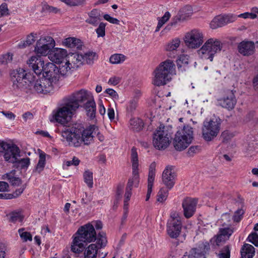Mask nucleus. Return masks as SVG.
Masks as SVG:
<instances>
[{
	"label": "nucleus",
	"instance_id": "f257e3e1",
	"mask_svg": "<svg viewBox=\"0 0 258 258\" xmlns=\"http://www.w3.org/2000/svg\"><path fill=\"white\" fill-rule=\"evenodd\" d=\"M12 89L16 92L26 93L36 92L39 94H47L53 89L50 81L45 77L36 79L30 74H27L21 68L14 70L11 73Z\"/></svg>",
	"mask_w": 258,
	"mask_h": 258
},
{
	"label": "nucleus",
	"instance_id": "f03ea898",
	"mask_svg": "<svg viewBox=\"0 0 258 258\" xmlns=\"http://www.w3.org/2000/svg\"><path fill=\"white\" fill-rule=\"evenodd\" d=\"M96 128V126L92 125L85 128L82 124L79 123L64 126L60 131L62 141H66L69 146L74 147H79L83 143L89 145L93 140V133Z\"/></svg>",
	"mask_w": 258,
	"mask_h": 258
},
{
	"label": "nucleus",
	"instance_id": "7ed1b4c3",
	"mask_svg": "<svg viewBox=\"0 0 258 258\" xmlns=\"http://www.w3.org/2000/svg\"><path fill=\"white\" fill-rule=\"evenodd\" d=\"M175 74V64L173 61L167 59L162 62L154 72L153 84L157 86L166 84L171 80V76Z\"/></svg>",
	"mask_w": 258,
	"mask_h": 258
},
{
	"label": "nucleus",
	"instance_id": "20e7f679",
	"mask_svg": "<svg viewBox=\"0 0 258 258\" xmlns=\"http://www.w3.org/2000/svg\"><path fill=\"white\" fill-rule=\"evenodd\" d=\"M222 48L223 44L219 40L211 38L204 43L198 50V53L201 58L212 61L215 54L219 53Z\"/></svg>",
	"mask_w": 258,
	"mask_h": 258
},
{
	"label": "nucleus",
	"instance_id": "39448f33",
	"mask_svg": "<svg viewBox=\"0 0 258 258\" xmlns=\"http://www.w3.org/2000/svg\"><path fill=\"white\" fill-rule=\"evenodd\" d=\"M193 139V128L189 125H185L175 134L173 142L174 148L177 151H182L191 143Z\"/></svg>",
	"mask_w": 258,
	"mask_h": 258
},
{
	"label": "nucleus",
	"instance_id": "423d86ee",
	"mask_svg": "<svg viewBox=\"0 0 258 258\" xmlns=\"http://www.w3.org/2000/svg\"><path fill=\"white\" fill-rule=\"evenodd\" d=\"M77 234L79 235L83 241L87 243H90L95 241L96 238V233L94 227L91 224H85L78 229L76 232ZM107 240L106 237L99 234L97 238V243L100 247L104 246L106 245Z\"/></svg>",
	"mask_w": 258,
	"mask_h": 258
},
{
	"label": "nucleus",
	"instance_id": "0eeeda50",
	"mask_svg": "<svg viewBox=\"0 0 258 258\" xmlns=\"http://www.w3.org/2000/svg\"><path fill=\"white\" fill-rule=\"evenodd\" d=\"M76 107V105H72L64 98L61 106L56 111H53V117L55 120L58 123L64 125L71 119L77 110Z\"/></svg>",
	"mask_w": 258,
	"mask_h": 258
},
{
	"label": "nucleus",
	"instance_id": "6e6552de",
	"mask_svg": "<svg viewBox=\"0 0 258 258\" xmlns=\"http://www.w3.org/2000/svg\"><path fill=\"white\" fill-rule=\"evenodd\" d=\"M204 37V33L201 30L193 29L185 33L183 41L187 48L196 49L203 44Z\"/></svg>",
	"mask_w": 258,
	"mask_h": 258
},
{
	"label": "nucleus",
	"instance_id": "1a4fd4ad",
	"mask_svg": "<svg viewBox=\"0 0 258 258\" xmlns=\"http://www.w3.org/2000/svg\"><path fill=\"white\" fill-rule=\"evenodd\" d=\"M82 57L77 54H71L68 59L58 63V72L61 76H67L71 74L73 69L79 67L82 64L81 58Z\"/></svg>",
	"mask_w": 258,
	"mask_h": 258
},
{
	"label": "nucleus",
	"instance_id": "9d476101",
	"mask_svg": "<svg viewBox=\"0 0 258 258\" xmlns=\"http://www.w3.org/2000/svg\"><path fill=\"white\" fill-rule=\"evenodd\" d=\"M165 127L160 126L156 130L153 137V144L158 150H164L169 145L171 137L167 131L164 130Z\"/></svg>",
	"mask_w": 258,
	"mask_h": 258
},
{
	"label": "nucleus",
	"instance_id": "9b49d317",
	"mask_svg": "<svg viewBox=\"0 0 258 258\" xmlns=\"http://www.w3.org/2000/svg\"><path fill=\"white\" fill-rule=\"evenodd\" d=\"M182 228L181 217L179 213L173 211L167 223V232L172 238H176L179 235Z\"/></svg>",
	"mask_w": 258,
	"mask_h": 258
},
{
	"label": "nucleus",
	"instance_id": "f8f14e48",
	"mask_svg": "<svg viewBox=\"0 0 258 258\" xmlns=\"http://www.w3.org/2000/svg\"><path fill=\"white\" fill-rule=\"evenodd\" d=\"M220 119L206 120L203 122L202 128L203 137L206 141H211L217 137L220 130Z\"/></svg>",
	"mask_w": 258,
	"mask_h": 258
},
{
	"label": "nucleus",
	"instance_id": "ddd939ff",
	"mask_svg": "<svg viewBox=\"0 0 258 258\" xmlns=\"http://www.w3.org/2000/svg\"><path fill=\"white\" fill-rule=\"evenodd\" d=\"M131 162L132 165V177L128 179L126 189L132 190L134 185L137 187L139 183V160L137 149L133 147L131 150Z\"/></svg>",
	"mask_w": 258,
	"mask_h": 258
},
{
	"label": "nucleus",
	"instance_id": "4468645a",
	"mask_svg": "<svg viewBox=\"0 0 258 258\" xmlns=\"http://www.w3.org/2000/svg\"><path fill=\"white\" fill-rule=\"evenodd\" d=\"M131 162L132 165V177L128 179L126 189L132 190L134 185L137 187L139 183V160L137 149L133 147L131 150Z\"/></svg>",
	"mask_w": 258,
	"mask_h": 258
},
{
	"label": "nucleus",
	"instance_id": "2eb2a0df",
	"mask_svg": "<svg viewBox=\"0 0 258 258\" xmlns=\"http://www.w3.org/2000/svg\"><path fill=\"white\" fill-rule=\"evenodd\" d=\"M54 46L55 41L51 37H42L36 42L35 51L37 54L46 56L49 55L51 49Z\"/></svg>",
	"mask_w": 258,
	"mask_h": 258
},
{
	"label": "nucleus",
	"instance_id": "dca6fc26",
	"mask_svg": "<svg viewBox=\"0 0 258 258\" xmlns=\"http://www.w3.org/2000/svg\"><path fill=\"white\" fill-rule=\"evenodd\" d=\"M92 94L84 89L76 91L64 98L72 105H76V109L80 107V103L88 101L93 97Z\"/></svg>",
	"mask_w": 258,
	"mask_h": 258
},
{
	"label": "nucleus",
	"instance_id": "f3484780",
	"mask_svg": "<svg viewBox=\"0 0 258 258\" xmlns=\"http://www.w3.org/2000/svg\"><path fill=\"white\" fill-rule=\"evenodd\" d=\"M60 76L58 67L54 63L48 62L46 64L44 71L43 72V77L50 81L52 85L53 83L58 81Z\"/></svg>",
	"mask_w": 258,
	"mask_h": 258
},
{
	"label": "nucleus",
	"instance_id": "a211bd4d",
	"mask_svg": "<svg viewBox=\"0 0 258 258\" xmlns=\"http://www.w3.org/2000/svg\"><path fill=\"white\" fill-rule=\"evenodd\" d=\"M176 174L172 166H167L163 170L162 179L163 183L168 189H171L175 183Z\"/></svg>",
	"mask_w": 258,
	"mask_h": 258
},
{
	"label": "nucleus",
	"instance_id": "6ab92c4d",
	"mask_svg": "<svg viewBox=\"0 0 258 258\" xmlns=\"http://www.w3.org/2000/svg\"><path fill=\"white\" fill-rule=\"evenodd\" d=\"M235 91L228 92L226 95L217 100L218 104L228 110H232L237 102L234 93Z\"/></svg>",
	"mask_w": 258,
	"mask_h": 258
},
{
	"label": "nucleus",
	"instance_id": "aec40b11",
	"mask_svg": "<svg viewBox=\"0 0 258 258\" xmlns=\"http://www.w3.org/2000/svg\"><path fill=\"white\" fill-rule=\"evenodd\" d=\"M198 203L197 199L186 198L182 202V207L183 209V215L186 218L191 217L196 212Z\"/></svg>",
	"mask_w": 258,
	"mask_h": 258
},
{
	"label": "nucleus",
	"instance_id": "412c9836",
	"mask_svg": "<svg viewBox=\"0 0 258 258\" xmlns=\"http://www.w3.org/2000/svg\"><path fill=\"white\" fill-rule=\"evenodd\" d=\"M30 68H31L34 72L37 75L43 72L45 66L42 58L38 55L32 56L27 62Z\"/></svg>",
	"mask_w": 258,
	"mask_h": 258
},
{
	"label": "nucleus",
	"instance_id": "4be33fe9",
	"mask_svg": "<svg viewBox=\"0 0 258 258\" xmlns=\"http://www.w3.org/2000/svg\"><path fill=\"white\" fill-rule=\"evenodd\" d=\"M70 56L66 49L57 48L49 53L48 58L52 62L58 64L68 59V56Z\"/></svg>",
	"mask_w": 258,
	"mask_h": 258
},
{
	"label": "nucleus",
	"instance_id": "5701e85b",
	"mask_svg": "<svg viewBox=\"0 0 258 258\" xmlns=\"http://www.w3.org/2000/svg\"><path fill=\"white\" fill-rule=\"evenodd\" d=\"M4 157L5 160L10 163H16L18 158L20 156V150L16 146H10L4 151Z\"/></svg>",
	"mask_w": 258,
	"mask_h": 258
},
{
	"label": "nucleus",
	"instance_id": "b1692460",
	"mask_svg": "<svg viewBox=\"0 0 258 258\" xmlns=\"http://www.w3.org/2000/svg\"><path fill=\"white\" fill-rule=\"evenodd\" d=\"M238 52L244 56L252 55L255 51V45L251 41H242L237 46Z\"/></svg>",
	"mask_w": 258,
	"mask_h": 258
},
{
	"label": "nucleus",
	"instance_id": "393cba45",
	"mask_svg": "<svg viewBox=\"0 0 258 258\" xmlns=\"http://www.w3.org/2000/svg\"><path fill=\"white\" fill-rule=\"evenodd\" d=\"M85 243L87 242L83 241V239L76 232L73 236L71 246V251L75 253H81L84 250Z\"/></svg>",
	"mask_w": 258,
	"mask_h": 258
},
{
	"label": "nucleus",
	"instance_id": "a878e982",
	"mask_svg": "<svg viewBox=\"0 0 258 258\" xmlns=\"http://www.w3.org/2000/svg\"><path fill=\"white\" fill-rule=\"evenodd\" d=\"M156 173V164L155 162H153L151 164L148 174V189L146 195V201L149 200L150 199L151 194L152 191V188L154 184V181Z\"/></svg>",
	"mask_w": 258,
	"mask_h": 258
},
{
	"label": "nucleus",
	"instance_id": "bb28decb",
	"mask_svg": "<svg viewBox=\"0 0 258 258\" xmlns=\"http://www.w3.org/2000/svg\"><path fill=\"white\" fill-rule=\"evenodd\" d=\"M88 18L86 20L85 22L94 27H96L99 21L101 20L100 10L94 9L88 14Z\"/></svg>",
	"mask_w": 258,
	"mask_h": 258
},
{
	"label": "nucleus",
	"instance_id": "cd10ccee",
	"mask_svg": "<svg viewBox=\"0 0 258 258\" xmlns=\"http://www.w3.org/2000/svg\"><path fill=\"white\" fill-rule=\"evenodd\" d=\"M83 107L86 111L87 116L91 119H94L96 116V106L93 97L84 103Z\"/></svg>",
	"mask_w": 258,
	"mask_h": 258
},
{
	"label": "nucleus",
	"instance_id": "c85d7f7f",
	"mask_svg": "<svg viewBox=\"0 0 258 258\" xmlns=\"http://www.w3.org/2000/svg\"><path fill=\"white\" fill-rule=\"evenodd\" d=\"M204 250L201 251L198 248L191 249L188 253V258H205L204 253L210 249L209 244L205 242L203 244Z\"/></svg>",
	"mask_w": 258,
	"mask_h": 258
},
{
	"label": "nucleus",
	"instance_id": "c756f323",
	"mask_svg": "<svg viewBox=\"0 0 258 258\" xmlns=\"http://www.w3.org/2000/svg\"><path fill=\"white\" fill-rule=\"evenodd\" d=\"M241 258H252L255 253L254 247L249 244H244L241 249Z\"/></svg>",
	"mask_w": 258,
	"mask_h": 258
},
{
	"label": "nucleus",
	"instance_id": "7c9ffc66",
	"mask_svg": "<svg viewBox=\"0 0 258 258\" xmlns=\"http://www.w3.org/2000/svg\"><path fill=\"white\" fill-rule=\"evenodd\" d=\"M98 247L95 244H90L84 251V258H96Z\"/></svg>",
	"mask_w": 258,
	"mask_h": 258
},
{
	"label": "nucleus",
	"instance_id": "2f4dec72",
	"mask_svg": "<svg viewBox=\"0 0 258 258\" xmlns=\"http://www.w3.org/2000/svg\"><path fill=\"white\" fill-rule=\"evenodd\" d=\"M144 126V123L140 118H134L131 119L130 121V127L131 130L135 132L141 131Z\"/></svg>",
	"mask_w": 258,
	"mask_h": 258
},
{
	"label": "nucleus",
	"instance_id": "473e14b6",
	"mask_svg": "<svg viewBox=\"0 0 258 258\" xmlns=\"http://www.w3.org/2000/svg\"><path fill=\"white\" fill-rule=\"evenodd\" d=\"M63 44L64 46L70 48H79L81 46L80 40L74 37H69L65 39L63 41Z\"/></svg>",
	"mask_w": 258,
	"mask_h": 258
},
{
	"label": "nucleus",
	"instance_id": "72a5a7b5",
	"mask_svg": "<svg viewBox=\"0 0 258 258\" xmlns=\"http://www.w3.org/2000/svg\"><path fill=\"white\" fill-rule=\"evenodd\" d=\"M176 63L178 69H181L182 71H185V67L188 63V55L185 54L180 55L177 59Z\"/></svg>",
	"mask_w": 258,
	"mask_h": 258
},
{
	"label": "nucleus",
	"instance_id": "f704fd0d",
	"mask_svg": "<svg viewBox=\"0 0 258 258\" xmlns=\"http://www.w3.org/2000/svg\"><path fill=\"white\" fill-rule=\"evenodd\" d=\"M183 15L181 14L179 15L176 16L174 17L171 22L168 24L164 29L165 31H169L171 29L172 27H175L176 26L177 24L181 21H183L185 19L186 16H183Z\"/></svg>",
	"mask_w": 258,
	"mask_h": 258
},
{
	"label": "nucleus",
	"instance_id": "c9c22d12",
	"mask_svg": "<svg viewBox=\"0 0 258 258\" xmlns=\"http://www.w3.org/2000/svg\"><path fill=\"white\" fill-rule=\"evenodd\" d=\"M222 15L215 17L210 23V27L213 29L224 26Z\"/></svg>",
	"mask_w": 258,
	"mask_h": 258
},
{
	"label": "nucleus",
	"instance_id": "e433bc0d",
	"mask_svg": "<svg viewBox=\"0 0 258 258\" xmlns=\"http://www.w3.org/2000/svg\"><path fill=\"white\" fill-rule=\"evenodd\" d=\"M125 59L126 56L123 54L116 53L111 55L109 61L112 64H118L122 63Z\"/></svg>",
	"mask_w": 258,
	"mask_h": 258
},
{
	"label": "nucleus",
	"instance_id": "4c0bfd02",
	"mask_svg": "<svg viewBox=\"0 0 258 258\" xmlns=\"http://www.w3.org/2000/svg\"><path fill=\"white\" fill-rule=\"evenodd\" d=\"M38 162L35 167V171L40 173L44 169L45 165V155L44 153H41L39 155Z\"/></svg>",
	"mask_w": 258,
	"mask_h": 258
},
{
	"label": "nucleus",
	"instance_id": "58836bf2",
	"mask_svg": "<svg viewBox=\"0 0 258 258\" xmlns=\"http://www.w3.org/2000/svg\"><path fill=\"white\" fill-rule=\"evenodd\" d=\"M180 40L178 38H175L170 41L166 46L167 51H173L176 50L180 44Z\"/></svg>",
	"mask_w": 258,
	"mask_h": 258
},
{
	"label": "nucleus",
	"instance_id": "ea45409f",
	"mask_svg": "<svg viewBox=\"0 0 258 258\" xmlns=\"http://www.w3.org/2000/svg\"><path fill=\"white\" fill-rule=\"evenodd\" d=\"M84 182L87 184L89 188H92L93 184V172L87 170L83 174Z\"/></svg>",
	"mask_w": 258,
	"mask_h": 258
},
{
	"label": "nucleus",
	"instance_id": "a19ab883",
	"mask_svg": "<svg viewBox=\"0 0 258 258\" xmlns=\"http://www.w3.org/2000/svg\"><path fill=\"white\" fill-rule=\"evenodd\" d=\"M171 15L170 13L169 12H166L165 13L163 17H162L160 18H159L158 23L156 27L155 31H159L160 28L163 26V25L169 19Z\"/></svg>",
	"mask_w": 258,
	"mask_h": 258
},
{
	"label": "nucleus",
	"instance_id": "79ce46f5",
	"mask_svg": "<svg viewBox=\"0 0 258 258\" xmlns=\"http://www.w3.org/2000/svg\"><path fill=\"white\" fill-rule=\"evenodd\" d=\"M36 36V34L31 33L27 37L26 40L24 42L19 44V46L20 47H25L32 44L35 41Z\"/></svg>",
	"mask_w": 258,
	"mask_h": 258
},
{
	"label": "nucleus",
	"instance_id": "37998d69",
	"mask_svg": "<svg viewBox=\"0 0 258 258\" xmlns=\"http://www.w3.org/2000/svg\"><path fill=\"white\" fill-rule=\"evenodd\" d=\"M168 196V189L165 188H162L159 191L157 194V201L163 203L167 199Z\"/></svg>",
	"mask_w": 258,
	"mask_h": 258
},
{
	"label": "nucleus",
	"instance_id": "c03bdc74",
	"mask_svg": "<svg viewBox=\"0 0 258 258\" xmlns=\"http://www.w3.org/2000/svg\"><path fill=\"white\" fill-rule=\"evenodd\" d=\"M83 58L88 64H92L97 59L96 53L93 52H87L85 53Z\"/></svg>",
	"mask_w": 258,
	"mask_h": 258
},
{
	"label": "nucleus",
	"instance_id": "a18cd8bd",
	"mask_svg": "<svg viewBox=\"0 0 258 258\" xmlns=\"http://www.w3.org/2000/svg\"><path fill=\"white\" fill-rule=\"evenodd\" d=\"M218 258H230V249L229 245L224 246L218 254Z\"/></svg>",
	"mask_w": 258,
	"mask_h": 258
},
{
	"label": "nucleus",
	"instance_id": "49530a36",
	"mask_svg": "<svg viewBox=\"0 0 258 258\" xmlns=\"http://www.w3.org/2000/svg\"><path fill=\"white\" fill-rule=\"evenodd\" d=\"M18 231L20 237L23 240V241H31L32 240V235L30 232L24 231V229H19Z\"/></svg>",
	"mask_w": 258,
	"mask_h": 258
},
{
	"label": "nucleus",
	"instance_id": "de8ad7c7",
	"mask_svg": "<svg viewBox=\"0 0 258 258\" xmlns=\"http://www.w3.org/2000/svg\"><path fill=\"white\" fill-rule=\"evenodd\" d=\"M222 17L225 25L235 21L237 19V16L232 14L222 15Z\"/></svg>",
	"mask_w": 258,
	"mask_h": 258
},
{
	"label": "nucleus",
	"instance_id": "09e8293b",
	"mask_svg": "<svg viewBox=\"0 0 258 258\" xmlns=\"http://www.w3.org/2000/svg\"><path fill=\"white\" fill-rule=\"evenodd\" d=\"M13 59V54L7 53L0 56V63L6 64L11 62Z\"/></svg>",
	"mask_w": 258,
	"mask_h": 258
},
{
	"label": "nucleus",
	"instance_id": "8fccbe9b",
	"mask_svg": "<svg viewBox=\"0 0 258 258\" xmlns=\"http://www.w3.org/2000/svg\"><path fill=\"white\" fill-rule=\"evenodd\" d=\"M23 217L20 212H13L10 215V221L12 222H22Z\"/></svg>",
	"mask_w": 258,
	"mask_h": 258
},
{
	"label": "nucleus",
	"instance_id": "3c124183",
	"mask_svg": "<svg viewBox=\"0 0 258 258\" xmlns=\"http://www.w3.org/2000/svg\"><path fill=\"white\" fill-rule=\"evenodd\" d=\"M98 27L95 30L98 37H103L105 35L106 24L103 22L98 24Z\"/></svg>",
	"mask_w": 258,
	"mask_h": 258
},
{
	"label": "nucleus",
	"instance_id": "603ef678",
	"mask_svg": "<svg viewBox=\"0 0 258 258\" xmlns=\"http://www.w3.org/2000/svg\"><path fill=\"white\" fill-rule=\"evenodd\" d=\"M234 135L232 133L228 131H225L222 132L221 135V138L224 143L228 142L233 137Z\"/></svg>",
	"mask_w": 258,
	"mask_h": 258
},
{
	"label": "nucleus",
	"instance_id": "864d4df0",
	"mask_svg": "<svg viewBox=\"0 0 258 258\" xmlns=\"http://www.w3.org/2000/svg\"><path fill=\"white\" fill-rule=\"evenodd\" d=\"M137 100L135 99H132L128 103L126 106V110L128 112H133L137 106Z\"/></svg>",
	"mask_w": 258,
	"mask_h": 258
},
{
	"label": "nucleus",
	"instance_id": "5fc2aeb1",
	"mask_svg": "<svg viewBox=\"0 0 258 258\" xmlns=\"http://www.w3.org/2000/svg\"><path fill=\"white\" fill-rule=\"evenodd\" d=\"M25 187L26 186L25 185H21L19 188L16 189L12 195H10L7 199L15 198L19 197L23 193Z\"/></svg>",
	"mask_w": 258,
	"mask_h": 258
},
{
	"label": "nucleus",
	"instance_id": "6e6d98bb",
	"mask_svg": "<svg viewBox=\"0 0 258 258\" xmlns=\"http://www.w3.org/2000/svg\"><path fill=\"white\" fill-rule=\"evenodd\" d=\"M17 163H18V165L20 166L21 168H27L30 165V159L28 157L21 159L20 160L18 159Z\"/></svg>",
	"mask_w": 258,
	"mask_h": 258
},
{
	"label": "nucleus",
	"instance_id": "4d7b16f0",
	"mask_svg": "<svg viewBox=\"0 0 258 258\" xmlns=\"http://www.w3.org/2000/svg\"><path fill=\"white\" fill-rule=\"evenodd\" d=\"M248 241L253 244L255 246H258V234L255 232L251 233L248 237Z\"/></svg>",
	"mask_w": 258,
	"mask_h": 258
},
{
	"label": "nucleus",
	"instance_id": "13d9d810",
	"mask_svg": "<svg viewBox=\"0 0 258 258\" xmlns=\"http://www.w3.org/2000/svg\"><path fill=\"white\" fill-rule=\"evenodd\" d=\"M9 10L6 3H3L0 6V18L5 16L9 15Z\"/></svg>",
	"mask_w": 258,
	"mask_h": 258
},
{
	"label": "nucleus",
	"instance_id": "bf43d9fd",
	"mask_svg": "<svg viewBox=\"0 0 258 258\" xmlns=\"http://www.w3.org/2000/svg\"><path fill=\"white\" fill-rule=\"evenodd\" d=\"M244 214V211L242 209H238L234 213V215L233 216V219L234 221L238 222H239L242 218V216Z\"/></svg>",
	"mask_w": 258,
	"mask_h": 258
},
{
	"label": "nucleus",
	"instance_id": "052dcab7",
	"mask_svg": "<svg viewBox=\"0 0 258 258\" xmlns=\"http://www.w3.org/2000/svg\"><path fill=\"white\" fill-rule=\"evenodd\" d=\"M232 233L233 231L229 228L221 229L220 230V233L226 238H228Z\"/></svg>",
	"mask_w": 258,
	"mask_h": 258
},
{
	"label": "nucleus",
	"instance_id": "680f3d73",
	"mask_svg": "<svg viewBox=\"0 0 258 258\" xmlns=\"http://www.w3.org/2000/svg\"><path fill=\"white\" fill-rule=\"evenodd\" d=\"M80 162V160L76 157L74 156L73 157L72 160L67 161L65 162L64 166H66L67 167H69V166H70L72 165L77 166L79 164Z\"/></svg>",
	"mask_w": 258,
	"mask_h": 258
},
{
	"label": "nucleus",
	"instance_id": "e2e57ef3",
	"mask_svg": "<svg viewBox=\"0 0 258 258\" xmlns=\"http://www.w3.org/2000/svg\"><path fill=\"white\" fill-rule=\"evenodd\" d=\"M105 92L108 94L110 96H111L113 99L114 100H118L119 99L118 95L117 92L113 89L108 88L106 89Z\"/></svg>",
	"mask_w": 258,
	"mask_h": 258
},
{
	"label": "nucleus",
	"instance_id": "0e129e2a",
	"mask_svg": "<svg viewBox=\"0 0 258 258\" xmlns=\"http://www.w3.org/2000/svg\"><path fill=\"white\" fill-rule=\"evenodd\" d=\"M103 18L105 20L108 21L110 23H112L113 24H117V25L119 24V21L118 19L111 17L108 14H105L103 16Z\"/></svg>",
	"mask_w": 258,
	"mask_h": 258
},
{
	"label": "nucleus",
	"instance_id": "69168bd1",
	"mask_svg": "<svg viewBox=\"0 0 258 258\" xmlns=\"http://www.w3.org/2000/svg\"><path fill=\"white\" fill-rule=\"evenodd\" d=\"M121 81V78L118 77L113 76L111 77L108 82V83L110 85L115 86L118 84Z\"/></svg>",
	"mask_w": 258,
	"mask_h": 258
},
{
	"label": "nucleus",
	"instance_id": "338daca9",
	"mask_svg": "<svg viewBox=\"0 0 258 258\" xmlns=\"http://www.w3.org/2000/svg\"><path fill=\"white\" fill-rule=\"evenodd\" d=\"M200 150L199 146H191L188 149L187 154L190 156H192L195 154L198 153Z\"/></svg>",
	"mask_w": 258,
	"mask_h": 258
},
{
	"label": "nucleus",
	"instance_id": "774afa93",
	"mask_svg": "<svg viewBox=\"0 0 258 258\" xmlns=\"http://www.w3.org/2000/svg\"><path fill=\"white\" fill-rule=\"evenodd\" d=\"M44 9L46 10L49 12V13H52L54 14H56L60 12V10L58 9L57 8L46 5L44 6Z\"/></svg>",
	"mask_w": 258,
	"mask_h": 258
}]
</instances>
